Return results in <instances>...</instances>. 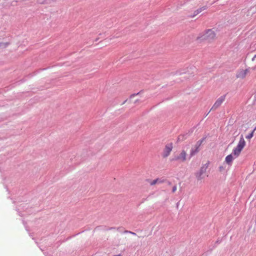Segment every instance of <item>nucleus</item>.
Returning a JSON list of instances; mask_svg holds the SVG:
<instances>
[{"mask_svg":"<svg viewBox=\"0 0 256 256\" xmlns=\"http://www.w3.org/2000/svg\"><path fill=\"white\" fill-rule=\"evenodd\" d=\"M216 38V33L213 29H208L200 34L196 38V40L199 42L204 41L210 42Z\"/></svg>","mask_w":256,"mask_h":256,"instance_id":"obj_1","label":"nucleus"},{"mask_svg":"<svg viewBox=\"0 0 256 256\" xmlns=\"http://www.w3.org/2000/svg\"><path fill=\"white\" fill-rule=\"evenodd\" d=\"M246 146V142L242 136L240 138V140L236 146L234 148L232 152V154L234 158H238L242 150Z\"/></svg>","mask_w":256,"mask_h":256,"instance_id":"obj_2","label":"nucleus"},{"mask_svg":"<svg viewBox=\"0 0 256 256\" xmlns=\"http://www.w3.org/2000/svg\"><path fill=\"white\" fill-rule=\"evenodd\" d=\"M187 156L188 154L186 150H182L178 154L175 156L174 158L172 159V160L178 161L183 162L186 160Z\"/></svg>","mask_w":256,"mask_h":256,"instance_id":"obj_3","label":"nucleus"},{"mask_svg":"<svg viewBox=\"0 0 256 256\" xmlns=\"http://www.w3.org/2000/svg\"><path fill=\"white\" fill-rule=\"evenodd\" d=\"M173 148V146L172 143H170L167 144L163 152V157L166 158L168 157L170 154L172 149Z\"/></svg>","mask_w":256,"mask_h":256,"instance_id":"obj_4","label":"nucleus"},{"mask_svg":"<svg viewBox=\"0 0 256 256\" xmlns=\"http://www.w3.org/2000/svg\"><path fill=\"white\" fill-rule=\"evenodd\" d=\"M225 96H220L214 102L211 110H215L218 108L225 100Z\"/></svg>","mask_w":256,"mask_h":256,"instance_id":"obj_5","label":"nucleus"},{"mask_svg":"<svg viewBox=\"0 0 256 256\" xmlns=\"http://www.w3.org/2000/svg\"><path fill=\"white\" fill-rule=\"evenodd\" d=\"M202 143V140L198 142L197 144L192 148L190 152V158L193 156L199 151V147Z\"/></svg>","mask_w":256,"mask_h":256,"instance_id":"obj_6","label":"nucleus"},{"mask_svg":"<svg viewBox=\"0 0 256 256\" xmlns=\"http://www.w3.org/2000/svg\"><path fill=\"white\" fill-rule=\"evenodd\" d=\"M248 72V70L247 69H240L236 72V77L239 78H244L246 77Z\"/></svg>","mask_w":256,"mask_h":256,"instance_id":"obj_7","label":"nucleus"},{"mask_svg":"<svg viewBox=\"0 0 256 256\" xmlns=\"http://www.w3.org/2000/svg\"><path fill=\"white\" fill-rule=\"evenodd\" d=\"M146 180L150 182V185L152 186L156 185V184H162L164 182V180L160 178H157L152 180Z\"/></svg>","mask_w":256,"mask_h":256,"instance_id":"obj_8","label":"nucleus"},{"mask_svg":"<svg viewBox=\"0 0 256 256\" xmlns=\"http://www.w3.org/2000/svg\"><path fill=\"white\" fill-rule=\"evenodd\" d=\"M206 171V168L204 167L201 168L200 171L196 174V176L197 179L198 180H202L204 178L203 174L205 173Z\"/></svg>","mask_w":256,"mask_h":256,"instance_id":"obj_9","label":"nucleus"},{"mask_svg":"<svg viewBox=\"0 0 256 256\" xmlns=\"http://www.w3.org/2000/svg\"><path fill=\"white\" fill-rule=\"evenodd\" d=\"M206 9V6H203V7L197 9L196 10H195L193 14H189L188 16L189 17H190V18H194V17L196 16L198 14H200V12H201L202 11Z\"/></svg>","mask_w":256,"mask_h":256,"instance_id":"obj_10","label":"nucleus"},{"mask_svg":"<svg viewBox=\"0 0 256 256\" xmlns=\"http://www.w3.org/2000/svg\"><path fill=\"white\" fill-rule=\"evenodd\" d=\"M236 158L231 154L227 156L225 158V162L229 166H231L233 160Z\"/></svg>","mask_w":256,"mask_h":256,"instance_id":"obj_11","label":"nucleus"},{"mask_svg":"<svg viewBox=\"0 0 256 256\" xmlns=\"http://www.w3.org/2000/svg\"><path fill=\"white\" fill-rule=\"evenodd\" d=\"M256 130V128L249 134L246 136V138L247 139H250L253 136H254V130Z\"/></svg>","mask_w":256,"mask_h":256,"instance_id":"obj_12","label":"nucleus"},{"mask_svg":"<svg viewBox=\"0 0 256 256\" xmlns=\"http://www.w3.org/2000/svg\"><path fill=\"white\" fill-rule=\"evenodd\" d=\"M224 168L223 166H220L219 167V170L220 172H223L224 170Z\"/></svg>","mask_w":256,"mask_h":256,"instance_id":"obj_13","label":"nucleus"},{"mask_svg":"<svg viewBox=\"0 0 256 256\" xmlns=\"http://www.w3.org/2000/svg\"><path fill=\"white\" fill-rule=\"evenodd\" d=\"M177 190V187L176 186H173L172 188V192H174Z\"/></svg>","mask_w":256,"mask_h":256,"instance_id":"obj_14","label":"nucleus"},{"mask_svg":"<svg viewBox=\"0 0 256 256\" xmlns=\"http://www.w3.org/2000/svg\"><path fill=\"white\" fill-rule=\"evenodd\" d=\"M254 98H255V100L256 101V94H255Z\"/></svg>","mask_w":256,"mask_h":256,"instance_id":"obj_15","label":"nucleus"},{"mask_svg":"<svg viewBox=\"0 0 256 256\" xmlns=\"http://www.w3.org/2000/svg\"><path fill=\"white\" fill-rule=\"evenodd\" d=\"M132 234H136L134 233V232H132Z\"/></svg>","mask_w":256,"mask_h":256,"instance_id":"obj_16","label":"nucleus"},{"mask_svg":"<svg viewBox=\"0 0 256 256\" xmlns=\"http://www.w3.org/2000/svg\"><path fill=\"white\" fill-rule=\"evenodd\" d=\"M120 256V255H116V256Z\"/></svg>","mask_w":256,"mask_h":256,"instance_id":"obj_17","label":"nucleus"}]
</instances>
